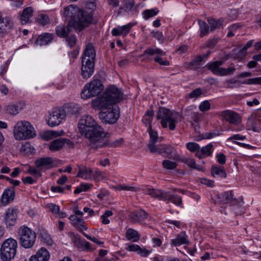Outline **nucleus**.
<instances>
[{
	"mask_svg": "<svg viewBox=\"0 0 261 261\" xmlns=\"http://www.w3.org/2000/svg\"><path fill=\"white\" fill-rule=\"evenodd\" d=\"M198 24L200 31V36L202 37L208 35L209 27L207 23L204 21L198 20Z\"/></svg>",
	"mask_w": 261,
	"mask_h": 261,
	"instance_id": "obj_44",
	"label": "nucleus"
},
{
	"mask_svg": "<svg viewBox=\"0 0 261 261\" xmlns=\"http://www.w3.org/2000/svg\"><path fill=\"white\" fill-rule=\"evenodd\" d=\"M152 36L157 39L160 41H162L164 40V36L162 32L160 31H152L151 32Z\"/></svg>",
	"mask_w": 261,
	"mask_h": 261,
	"instance_id": "obj_61",
	"label": "nucleus"
},
{
	"mask_svg": "<svg viewBox=\"0 0 261 261\" xmlns=\"http://www.w3.org/2000/svg\"><path fill=\"white\" fill-rule=\"evenodd\" d=\"M48 210L54 214H57L59 212L60 207L59 205L54 203L47 204Z\"/></svg>",
	"mask_w": 261,
	"mask_h": 261,
	"instance_id": "obj_59",
	"label": "nucleus"
},
{
	"mask_svg": "<svg viewBox=\"0 0 261 261\" xmlns=\"http://www.w3.org/2000/svg\"><path fill=\"white\" fill-rule=\"evenodd\" d=\"M218 162L219 164L223 165L226 162V156L223 153H219L217 155Z\"/></svg>",
	"mask_w": 261,
	"mask_h": 261,
	"instance_id": "obj_64",
	"label": "nucleus"
},
{
	"mask_svg": "<svg viewBox=\"0 0 261 261\" xmlns=\"http://www.w3.org/2000/svg\"><path fill=\"white\" fill-rule=\"evenodd\" d=\"M69 219L71 220L72 224L80 231H82L83 229H87L84 226V221L82 218H79L76 215H71Z\"/></svg>",
	"mask_w": 261,
	"mask_h": 261,
	"instance_id": "obj_32",
	"label": "nucleus"
},
{
	"mask_svg": "<svg viewBox=\"0 0 261 261\" xmlns=\"http://www.w3.org/2000/svg\"><path fill=\"white\" fill-rule=\"evenodd\" d=\"M147 130L150 136V140L148 145V148L151 153H154L156 148L158 146H155V143L158 139V133L152 129L151 125H149L147 128Z\"/></svg>",
	"mask_w": 261,
	"mask_h": 261,
	"instance_id": "obj_23",
	"label": "nucleus"
},
{
	"mask_svg": "<svg viewBox=\"0 0 261 261\" xmlns=\"http://www.w3.org/2000/svg\"><path fill=\"white\" fill-rule=\"evenodd\" d=\"M53 39V35L49 33H45L40 35L36 41L39 45H45L51 42Z\"/></svg>",
	"mask_w": 261,
	"mask_h": 261,
	"instance_id": "obj_34",
	"label": "nucleus"
},
{
	"mask_svg": "<svg viewBox=\"0 0 261 261\" xmlns=\"http://www.w3.org/2000/svg\"><path fill=\"white\" fill-rule=\"evenodd\" d=\"M159 12L158 8H153L151 9H147L143 12V18L145 20L156 16Z\"/></svg>",
	"mask_w": 261,
	"mask_h": 261,
	"instance_id": "obj_43",
	"label": "nucleus"
},
{
	"mask_svg": "<svg viewBox=\"0 0 261 261\" xmlns=\"http://www.w3.org/2000/svg\"><path fill=\"white\" fill-rule=\"evenodd\" d=\"M17 241L12 239H6L2 244L0 249L1 259L3 261H9L13 258L16 253Z\"/></svg>",
	"mask_w": 261,
	"mask_h": 261,
	"instance_id": "obj_5",
	"label": "nucleus"
},
{
	"mask_svg": "<svg viewBox=\"0 0 261 261\" xmlns=\"http://www.w3.org/2000/svg\"><path fill=\"white\" fill-rule=\"evenodd\" d=\"M19 233L21 245L25 248L32 247L36 239L35 232L28 226H22L20 227Z\"/></svg>",
	"mask_w": 261,
	"mask_h": 261,
	"instance_id": "obj_7",
	"label": "nucleus"
},
{
	"mask_svg": "<svg viewBox=\"0 0 261 261\" xmlns=\"http://www.w3.org/2000/svg\"><path fill=\"white\" fill-rule=\"evenodd\" d=\"M22 106L20 103H10L6 108V111L7 113L11 115H15L17 114L22 109Z\"/></svg>",
	"mask_w": 261,
	"mask_h": 261,
	"instance_id": "obj_35",
	"label": "nucleus"
},
{
	"mask_svg": "<svg viewBox=\"0 0 261 261\" xmlns=\"http://www.w3.org/2000/svg\"><path fill=\"white\" fill-rule=\"evenodd\" d=\"M119 116L120 113L118 107H113L99 113V118L103 123L106 124H113L116 123Z\"/></svg>",
	"mask_w": 261,
	"mask_h": 261,
	"instance_id": "obj_8",
	"label": "nucleus"
},
{
	"mask_svg": "<svg viewBox=\"0 0 261 261\" xmlns=\"http://www.w3.org/2000/svg\"><path fill=\"white\" fill-rule=\"evenodd\" d=\"M79 129L81 134L87 139V145L91 148L105 143L101 137V134L105 133L104 129L91 116H83L79 123Z\"/></svg>",
	"mask_w": 261,
	"mask_h": 261,
	"instance_id": "obj_2",
	"label": "nucleus"
},
{
	"mask_svg": "<svg viewBox=\"0 0 261 261\" xmlns=\"http://www.w3.org/2000/svg\"><path fill=\"white\" fill-rule=\"evenodd\" d=\"M15 197V192L11 189H7L4 192L2 197V203L5 205L13 200Z\"/></svg>",
	"mask_w": 261,
	"mask_h": 261,
	"instance_id": "obj_31",
	"label": "nucleus"
},
{
	"mask_svg": "<svg viewBox=\"0 0 261 261\" xmlns=\"http://www.w3.org/2000/svg\"><path fill=\"white\" fill-rule=\"evenodd\" d=\"M140 235L136 230L128 228L126 232V238L128 240L134 242H138L140 239Z\"/></svg>",
	"mask_w": 261,
	"mask_h": 261,
	"instance_id": "obj_37",
	"label": "nucleus"
},
{
	"mask_svg": "<svg viewBox=\"0 0 261 261\" xmlns=\"http://www.w3.org/2000/svg\"><path fill=\"white\" fill-rule=\"evenodd\" d=\"M64 16L68 21L67 27L59 25L57 27V35L62 38H65L72 29L81 31L91 23L93 14L91 10L84 11L79 7L71 5L64 9Z\"/></svg>",
	"mask_w": 261,
	"mask_h": 261,
	"instance_id": "obj_1",
	"label": "nucleus"
},
{
	"mask_svg": "<svg viewBox=\"0 0 261 261\" xmlns=\"http://www.w3.org/2000/svg\"><path fill=\"white\" fill-rule=\"evenodd\" d=\"M148 214L143 210L134 211L130 214V219L134 223H142L147 218Z\"/></svg>",
	"mask_w": 261,
	"mask_h": 261,
	"instance_id": "obj_22",
	"label": "nucleus"
},
{
	"mask_svg": "<svg viewBox=\"0 0 261 261\" xmlns=\"http://www.w3.org/2000/svg\"><path fill=\"white\" fill-rule=\"evenodd\" d=\"M170 201L177 206L180 207H183L182 197L177 194H172L170 193V197L168 199V202Z\"/></svg>",
	"mask_w": 261,
	"mask_h": 261,
	"instance_id": "obj_40",
	"label": "nucleus"
},
{
	"mask_svg": "<svg viewBox=\"0 0 261 261\" xmlns=\"http://www.w3.org/2000/svg\"><path fill=\"white\" fill-rule=\"evenodd\" d=\"M213 151V145L211 143L204 147L200 148L199 151L195 153V155L199 158H203L205 156H210Z\"/></svg>",
	"mask_w": 261,
	"mask_h": 261,
	"instance_id": "obj_30",
	"label": "nucleus"
},
{
	"mask_svg": "<svg viewBox=\"0 0 261 261\" xmlns=\"http://www.w3.org/2000/svg\"><path fill=\"white\" fill-rule=\"evenodd\" d=\"M154 153L161 154L165 157L172 158L174 160H178L179 159V155L177 153L176 150L170 145L158 146L156 148V151H154Z\"/></svg>",
	"mask_w": 261,
	"mask_h": 261,
	"instance_id": "obj_14",
	"label": "nucleus"
},
{
	"mask_svg": "<svg viewBox=\"0 0 261 261\" xmlns=\"http://www.w3.org/2000/svg\"><path fill=\"white\" fill-rule=\"evenodd\" d=\"M133 25V24L129 23L123 26H118L112 30V34L114 36L125 35L129 32Z\"/></svg>",
	"mask_w": 261,
	"mask_h": 261,
	"instance_id": "obj_28",
	"label": "nucleus"
},
{
	"mask_svg": "<svg viewBox=\"0 0 261 261\" xmlns=\"http://www.w3.org/2000/svg\"><path fill=\"white\" fill-rule=\"evenodd\" d=\"M101 137L102 138V140H103V142L105 143L101 145H99L96 147H93L91 149H98L99 148L106 147H119L122 143H123L124 141L122 138H120L119 139L116 140L115 141L110 142L109 140L107 139V138L106 137L105 134H101Z\"/></svg>",
	"mask_w": 261,
	"mask_h": 261,
	"instance_id": "obj_21",
	"label": "nucleus"
},
{
	"mask_svg": "<svg viewBox=\"0 0 261 261\" xmlns=\"http://www.w3.org/2000/svg\"><path fill=\"white\" fill-rule=\"evenodd\" d=\"M220 135V133L218 130H214L211 132L205 133L203 135V139H210L215 137L218 136Z\"/></svg>",
	"mask_w": 261,
	"mask_h": 261,
	"instance_id": "obj_53",
	"label": "nucleus"
},
{
	"mask_svg": "<svg viewBox=\"0 0 261 261\" xmlns=\"http://www.w3.org/2000/svg\"><path fill=\"white\" fill-rule=\"evenodd\" d=\"M17 210L13 208H9L5 213V221L7 227L15 225L17 218Z\"/></svg>",
	"mask_w": 261,
	"mask_h": 261,
	"instance_id": "obj_19",
	"label": "nucleus"
},
{
	"mask_svg": "<svg viewBox=\"0 0 261 261\" xmlns=\"http://www.w3.org/2000/svg\"><path fill=\"white\" fill-rule=\"evenodd\" d=\"M93 108L104 111L110 108L113 107V102L103 93L101 96L97 97L92 100Z\"/></svg>",
	"mask_w": 261,
	"mask_h": 261,
	"instance_id": "obj_12",
	"label": "nucleus"
},
{
	"mask_svg": "<svg viewBox=\"0 0 261 261\" xmlns=\"http://www.w3.org/2000/svg\"><path fill=\"white\" fill-rule=\"evenodd\" d=\"M103 93L113 104L119 102L123 99L122 92L114 86L109 87Z\"/></svg>",
	"mask_w": 261,
	"mask_h": 261,
	"instance_id": "obj_13",
	"label": "nucleus"
},
{
	"mask_svg": "<svg viewBox=\"0 0 261 261\" xmlns=\"http://www.w3.org/2000/svg\"><path fill=\"white\" fill-rule=\"evenodd\" d=\"M235 70L236 69L232 67H229L227 68H223L221 69L222 73H223V74H221V76L232 74Z\"/></svg>",
	"mask_w": 261,
	"mask_h": 261,
	"instance_id": "obj_58",
	"label": "nucleus"
},
{
	"mask_svg": "<svg viewBox=\"0 0 261 261\" xmlns=\"http://www.w3.org/2000/svg\"><path fill=\"white\" fill-rule=\"evenodd\" d=\"M211 108V104L208 100H204L200 103L199 106V110L202 112L209 110Z\"/></svg>",
	"mask_w": 261,
	"mask_h": 261,
	"instance_id": "obj_56",
	"label": "nucleus"
},
{
	"mask_svg": "<svg viewBox=\"0 0 261 261\" xmlns=\"http://www.w3.org/2000/svg\"><path fill=\"white\" fill-rule=\"evenodd\" d=\"M188 243V236L185 231L180 232L175 239L171 240V244L174 246H179Z\"/></svg>",
	"mask_w": 261,
	"mask_h": 261,
	"instance_id": "obj_26",
	"label": "nucleus"
},
{
	"mask_svg": "<svg viewBox=\"0 0 261 261\" xmlns=\"http://www.w3.org/2000/svg\"><path fill=\"white\" fill-rule=\"evenodd\" d=\"M165 55V52L160 48L156 47H149L144 51L143 54L141 56L142 57L144 55H156V57L154 59V61L155 62L158 63L161 65L168 66L170 65L169 61L161 57Z\"/></svg>",
	"mask_w": 261,
	"mask_h": 261,
	"instance_id": "obj_10",
	"label": "nucleus"
},
{
	"mask_svg": "<svg viewBox=\"0 0 261 261\" xmlns=\"http://www.w3.org/2000/svg\"><path fill=\"white\" fill-rule=\"evenodd\" d=\"M14 136L16 140H23L36 136L35 130L31 124L27 121H19L14 126Z\"/></svg>",
	"mask_w": 261,
	"mask_h": 261,
	"instance_id": "obj_3",
	"label": "nucleus"
},
{
	"mask_svg": "<svg viewBox=\"0 0 261 261\" xmlns=\"http://www.w3.org/2000/svg\"><path fill=\"white\" fill-rule=\"evenodd\" d=\"M207 21L210 26V30L211 31L220 28L223 23V20L221 19L216 20L214 18H209Z\"/></svg>",
	"mask_w": 261,
	"mask_h": 261,
	"instance_id": "obj_42",
	"label": "nucleus"
},
{
	"mask_svg": "<svg viewBox=\"0 0 261 261\" xmlns=\"http://www.w3.org/2000/svg\"><path fill=\"white\" fill-rule=\"evenodd\" d=\"M123 3L124 8L125 11H131L133 10L135 5L134 0H124Z\"/></svg>",
	"mask_w": 261,
	"mask_h": 261,
	"instance_id": "obj_54",
	"label": "nucleus"
},
{
	"mask_svg": "<svg viewBox=\"0 0 261 261\" xmlns=\"http://www.w3.org/2000/svg\"><path fill=\"white\" fill-rule=\"evenodd\" d=\"M92 170L90 168L83 167L80 168L76 176L81 177L85 179H90L92 177Z\"/></svg>",
	"mask_w": 261,
	"mask_h": 261,
	"instance_id": "obj_38",
	"label": "nucleus"
},
{
	"mask_svg": "<svg viewBox=\"0 0 261 261\" xmlns=\"http://www.w3.org/2000/svg\"><path fill=\"white\" fill-rule=\"evenodd\" d=\"M95 51L93 45L91 43H89L86 45L84 53L82 57V60L86 59L88 61L94 62L95 59Z\"/></svg>",
	"mask_w": 261,
	"mask_h": 261,
	"instance_id": "obj_27",
	"label": "nucleus"
},
{
	"mask_svg": "<svg viewBox=\"0 0 261 261\" xmlns=\"http://www.w3.org/2000/svg\"><path fill=\"white\" fill-rule=\"evenodd\" d=\"M246 82H241L235 79H232L225 82V87L226 88H235L241 86L242 84H246Z\"/></svg>",
	"mask_w": 261,
	"mask_h": 261,
	"instance_id": "obj_39",
	"label": "nucleus"
},
{
	"mask_svg": "<svg viewBox=\"0 0 261 261\" xmlns=\"http://www.w3.org/2000/svg\"><path fill=\"white\" fill-rule=\"evenodd\" d=\"M223 62L222 61H216L213 63H209L207 65V68L210 70L214 74L217 75L221 76L222 71L221 70L222 67H221L223 64Z\"/></svg>",
	"mask_w": 261,
	"mask_h": 261,
	"instance_id": "obj_29",
	"label": "nucleus"
},
{
	"mask_svg": "<svg viewBox=\"0 0 261 261\" xmlns=\"http://www.w3.org/2000/svg\"><path fill=\"white\" fill-rule=\"evenodd\" d=\"M201 115L198 112H193L191 114L192 125L194 127L195 123H197L200 120Z\"/></svg>",
	"mask_w": 261,
	"mask_h": 261,
	"instance_id": "obj_55",
	"label": "nucleus"
},
{
	"mask_svg": "<svg viewBox=\"0 0 261 261\" xmlns=\"http://www.w3.org/2000/svg\"><path fill=\"white\" fill-rule=\"evenodd\" d=\"M186 147L190 151L197 152L200 149L199 144L195 142H189L187 143Z\"/></svg>",
	"mask_w": 261,
	"mask_h": 261,
	"instance_id": "obj_51",
	"label": "nucleus"
},
{
	"mask_svg": "<svg viewBox=\"0 0 261 261\" xmlns=\"http://www.w3.org/2000/svg\"><path fill=\"white\" fill-rule=\"evenodd\" d=\"M50 258L49 251L45 248L39 249L35 254L33 255L30 258V261H48Z\"/></svg>",
	"mask_w": 261,
	"mask_h": 261,
	"instance_id": "obj_20",
	"label": "nucleus"
},
{
	"mask_svg": "<svg viewBox=\"0 0 261 261\" xmlns=\"http://www.w3.org/2000/svg\"><path fill=\"white\" fill-rule=\"evenodd\" d=\"M219 198L221 199V202L223 203H228L230 205L236 206L233 208V211H236L237 207H240L243 204V201L242 198L237 199L233 198L232 191H227L224 192L220 195Z\"/></svg>",
	"mask_w": 261,
	"mask_h": 261,
	"instance_id": "obj_11",
	"label": "nucleus"
},
{
	"mask_svg": "<svg viewBox=\"0 0 261 261\" xmlns=\"http://www.w3.org/2000/svg\"><path fill=\"white\" fill-rule=\"evenodd\" d=\"M162 165L164 168L168 170L174 169L177 166V164L175 162L168 160H164L162 163Z\"/></svg>",
	"mask_w": 261,
	"mask_h": 261,
	"instance_id": "obj_49",
	"label": "nucleus"
},
{
	"mask_svg": "<svg viewBox=\"0 0 261 261\" xmlns=\"http://www.w3.org/2000/svg\"><path fill=\"white\" fill-rule=\"evenodd\" d=\"M34 9L31 7L24 9L19 15V20L21 24H25L30 22V19L33 16Z\"/></svg>",
	"mask_w": 261,
	"mask_h": 261,
	"instance_id": "obj_24",
	"label": "nucleus"
},
{
	"mask_svg": "<svg viewBox=\"0 0 261 261\" xmlns=\"http://www.w3.org/2000/svg\"><path fill=\"white\" fill-rule=\"evenodd\" d=\"M253 44V40H250L247 42V43L242 47L240 51V54L243 56H245L247 50L251 47Z\"/></svg>",
	"mask_w": 261,
	"mask_h": 261,
	"instance_id": "obj_57",
	"label": "nucleus"
},
{
	"mask_svg": "<svg viewBox=\"0 0 261 261\" xmlns=\"http://www.w3.org/2000/svg\"><path fill=\"white\" fill-rule=\"evenodd\" d=\"M202 93L201 90L200 88H197L191 92L189 94V97L190 98H197L199 97Z\"/></svg>",
	"mask_w": 261,
	"mask_h": 261,
	"instance_id": "obj_60",
	"label": "nucleus"
},
{
	"mask_svg": "<svg viewBox=\"0 0 261 261\" xmlns=\"http://www.w3.org/2000/svg\"><path fill=\"white\" fill-rule=\"evenodd\" d=\"M37 20L39 23L43 25L48 24L49 22L48 16L47 15L43 14L38 15Z\"/></svg>",
	"mask_w": 261,
	"mask_h": 261,
	"instance_id": "obj_50",
	"label": "nucleus"
},
{
	"mask_svg": "<svg viewBox=\"0 0 261 261\" xmlns=\"http://www.w3.org/2000/svg\"><path fill=\"white\" fill-rule=\"evenodd\" d=\"M65 145L69 147H73V143L69 139L60 138L52 141L49 145V149L56 151L61 149Z\"/></svg>",
	"mask_w": 261,
	"mask_h": 261,
	"instance_id": "obj_16",
	"label": "nucleus"
},
{
	"mask_svg": "<svg viewBox=\"0 0 261 261\" xmlns=\"http://www.w3.org/2000/svg\"><path fill=\"white\" fill-rule=\"evenodd\" d=\"M220 116L222 119L234 125L239 124L241 121L238 114L232 111L226 110L222 111L220 113Z\"/></svg>",
	"mask_w": 261,
	"mask_h": 261,
	"instance_id": "obj_17",
	"label": "nucleus"
},
{
	"mask_svg": "<svg viewBox=\"0 0 261 261\" xmlns=\"http://www.w3.org/2000/svg\"><path fill=\"white\" fill-rule=\"evenodd\" d=\"M83 235L88 240H90L93 242L99 245H102L103 243L98 240L97 238L95 237H91L89 235L87 234V233L85 232H83Z\"/></svg>",
	"mask_w": 261,
	"mask_h": 261,
	"instance_id": "obj_63",
	"label": "nucleus"
},
{
	"mask_svg": "<svg viewBox=\"0 0 261 261\" xmlns=\"http://www.w3.org/2000/svg\"><path fill=\"white\" fill-rule=\"evenodd\" d=\"M94 62L88 61L84 59L82 60L81 74L84 79L89 78L93 73L94 70Z\"/></svg>",
	"mask_w": 261,
	"mask_h": 261,
	"instance_id": "obj_15",
	"label": "nucleus"
},
{
	"mask_svg": "<svg viewBox=\"0 0 261 261\" xmlns=\"http://www.w3.org/2000/svg\"><path fill=\"white\" fill-rule=\"evenodd\" d=\"M182 161L185 162L188 167L196 169L198 171H203V167L196 164L195 160L189 158H184Z\"/></svg>",
	"mask_w": 261,
	"mask_h": 261,
	"instance_id": "obj_41",
	"label": "nucleus"
},
{
	"mask_svg": "<svg viewBox=\"0 0 261 261\" xmlns=\"http://www.w3.org/2000/svg\"><path fill=\"white\" fill-rule=\"evenodd\" d=\"M170 197V192L169 191H166L162 190H158V195L156 199L159 200H163L164 201H168Z\"/></svg>",
	"mask_w": 261,
	"mask_h": 261,
	"instance_id": "obj_45",
	"label": "nucleus"
},
{
	"mask_svg": "<svg viewBox=\"0 0 261 261\" xmlns=\"http://www.w3.org/2000/svg\"><path fill=\"white\" fill-rule=\"evenodd\" d=\"M139 250L137 253L142 257H147L150 253V251L145 248H141L140 247Z\"/></svg>",
	"mask_w": 261,
	"mask_h": 261,
	"instance_id": "obj_62",
	"label": "nucleus"
},
{
	"mask_svg": "<svg viewBox=\"0 0 261 261\" xmlns=\"http://www.w3.org/2000/svg\"><path fill=\"white\" fill-rule=\"evenodd\" d=\"M66 114L65 110L62 108H55L49 112L47 124L49 126L54 127L59 125L65 118Z\"/></svg>",
	"mask_w": 261,
	"mask_h": 261,
	"instance_id": "obj_9",
	"label": "nucleus"
},
{
	"mask_svg": "<svg viewBox=\"0 0 261 261\" xmlns=\"http://www.w3.org/2000/svg\"><path fill=\"white\" fill-rule=\"evenodd\" d=\"M158 190L159 189H157L152 188L151 187L148 186H145L142 189V191L144 193L149 195L154 198H156Z\"/></svg>",
	"mask_w": 261,
	"mask_h": 261,
	"instance_id": "obj_46",
	"label": "nucleus"
},
{
	"mask_svg": "<svg viewBox=\"0 0 261 261\" xmlns=\"http://www.w3.org/2000/svg\"><path fill=\"white\" fill-rule=\"evenodd\" d=\"M117 191L124 190L136 192L138 189L136 187L126 185H118L114 187Z\"/></svg>",
	"mask_w": 261,
	"mask_h": 261,
	"instance_id": "obj_47",
	"label": "nucleus"
},
{
	"mask_svg": "<svg viewBox=\"0 0 261 261\" xmlns=\"http://www.w3.org/2000/svg\"><path fill=\"white\" fill-rule=\"evenodd\" d=\"M13 25L11 18L7 17L3 18L0 13V36H3L7 29L12 28Z\"/></svg>",
	"mask_w": 261,
	"mask_h": 261,
	"instance_id": "obj_25",
	"label": "nucleus"
},
{
	"mask_svg": "<svg viewBox=\"0 0 261 261\" xmlns=\"http://www.w3.org/2000/svg\"><path fill=\"white\" fill-rule=\"evenodd\" d=\"M103 85L100 80L94 79L85 85L81 92V97L86 99L96 96L103 90Z\"/></svg>",
	"mask_w": 261,
	"mask_h": 261,
	"instance_id": "obj_6",
	"label": "nucleus"
},
{
	"mask_svg": "<svg viewBox=\"0 0 261 261\" xmlns=\"http://www.w3.org/2000/svg\"><path fill=\"white\" fill-rule=\"evenodd\" d=\"M204 62L205 60H203L201 55L197 56L189 63L188 68L191 70H196Z\"/></svg>",
	"mask_w": 261,
	"mask_h": 261,
	"instance_id": "obj_33",
	"label": "nucleus"
},
{
	"mask_svg": "<svg viewBox=\"0 0 261 261\" xmlns=\"http://www.w3.org/2000/svg\"><path fill=\"white\" fill-rule=\"evenodd\" d=\"M41 169L38 168L36 166L35 167H30L29 169L27 171V172L31 175H34L35 177L38 178L42 176L41 172Z\"/></svg>",
	"mask_w": 261,
	"mask_h": 261,
	"instance_id": "obj_48",
	"label": "nucleus"
},
{
	"mask_svg": "<svg viewBox=\"0 0 261 261\" xmlns=\"http://www.w3.org/2000/svg\"><path fill=\"white\" fill-rule=\"evenodd\" d=\"M65 38L67 44L70 47H72L75 45L76 39L75 35L68 34Z\"/></svg>",
	"mask_w": 261,
	"mask_h": 261,
	"instance_id": "obj_52",
	"label": "nucleus"
},
{
	"mask_svg": "<svg viewBox=\"0 0 261 261\" xmlns=\"http://www.w3.org/2000/svg\"><path fill=\"white\" fill-rule=\"evenodd\" d=\"M211 173L214 177H220L221 178H225L226 177V173L222 167L213 165L211 169Z\"/></svg>",
	"mask_w": 261,
	"mask_h": 261,
	"instance_id": "obj_36",
	"label": "nucleus"
},
{
	"mask_svg": "<svg viewBox=\"0 0 261 261\" xmlns=\"http://www.w3.org/2000/svg\"><path fill=\"white\" fill-rule=\"evenodd\" d=\"M54 160L51 157L46 156L40 158L35 161L36 167L42 170H47L53 167Z\"/></svg>",
	"mask_w": 261,
	"mask_h": 261,
	"instance_id": "obj_18",
	"label": "nucleus"
},
{
	"mask_svg": "<svg viewBox=\"0 0 261 261\" xmlns=\"http://www.w3.org/2000/svg\"><path fill=\"white\" fill-rule=\"evenodd\" d=\"M157 119L160 121L163 127H169L171 130L175 128V118L173 113L169 109L165 107L160 108L157 114Z\"/></svg>",
	"mask_w": 261,
	"mask_h": 261,
	"instance_id": "obj_4",
	"label": "nucleus"
}]
</instances>
